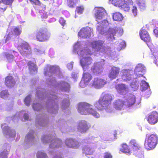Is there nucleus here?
I'll return each mask as SVG.
<instances>
[{
    "mask_svg": "<svg viewBox=\"0 0 158 158\" xmlns=\"http://www.w3.org/2000/svg\"><path fill=\"white\" fill-rule=\"evenodd\" d=\"M78 1L79 0H67L68 5L70 7H73Z\"/></svg>",
    "mask_w": 158,
    "mask_h": 158,
    "instance_id": "de8ad7c7",
    "label": "nucleus"
},
{
    "mask_svg": "<svg viewBox=\"0 0 158 158\" xmlns=\"http://www.w3.org/2000/svg\"><path fill=\"white\" fill-rule=\"evenodd\" d=\"M94 10L95 11V16L96 21L98 22V24L102 22V23L99 24L100 26L98 25L97 27V30L99 33L106 35L110 41H113L115 39V36L116 34H118L119 36L123 34V29L121 27L118 28L115 27H110L106 32H105L110 24L107 20H102L106 16V11L102 7H96L94 9Z\"/></svg>",
    "mask_w": 158,
    "mask_h": 158,
    "instance_id": "f03ea898",
    "label": "nucleus"
},
{
    "mask_svg": "<svg viewBox=\"0 0 158 158\" xmlns=\"http://www.w3.org/2000/svg\"><path fill=\"white\" fill-rule=\"evenodd\" d=\"M145 72V67L142 64H138L136 66L135 70V73L137 77H140L142 76Z\"/></svg>",
    "mask_w": 158,
    "mask_h": 158,
    "instance_id": "cd10ccee",
    "label": "nucleus"
},
{
    "mask_svg": "<svg viewBox=\"0 0 158 158\" xmlns=\"http://www.w3.org/2000/svg\"><path fill=\"white\" fill-rule=\"evenodd\" d=\"M133 71L128 69H123L121 72L122 79L124 81H130L132 79Z\"/></svg>",
    "mask_w": 158,
    "mask_h": 158,
    "instance_id": "a878e982",
    "label": "nucleus"
},
{
    "mask_svg": "<svg viewBox=\"0 0 158 158\" xmlns=\"http://www.w3.org/2000/svg\"><path fill=\"white\" fill-rule=\"evenodd\" d=\"M128 5L129 7V10H131L132 15L135 17L137 15L138 12V10L135 5L132 4V5H129L128 4Z\"/></svg>",
    "mask_w": 158,
    "mask_h": 158,
    "instance_id": "4c0bfd02",
    "label": "nucleus"
},
{
    "mask_svg": "<svg viewBox=\"0 0 158 158\" xmlns=\"http://www.w3.org/2000/svg\"><path fill=\"white\" fill-rule=\"evenodd\" d=\"M34 51L36 52V54L37 55H39L41 54H43L44 53V51H41V50H39L37 49H34Z\"/></svg>",
    "mask_w": 158,
    "mask_h": 158,
    "instance_id": "052dcab7",
    "label": "nucleus"
},
{
    "mask_svg": "<svg viewBox=\"0 0 158 158\" xmlns=\"http://www.w3.org/2000/svg\"><path fill=\"white\" fill-rule=\"evenodd\" d=\"M62 108L63 110H69V102L68 99L66 98L62 102Z\"/></svg>",
    "mask_w": 158,
    "mask_h": 158,
    "instance_id": "79ce46f5",
    "label": "nucleus"
},
{
    "mask_svg": "<svg viewBox=\"0 0 158 158\" xmlns=\"http://www.w3.org/2000/svg\"><path fill=\"white\" fill-rule=\"evenodd\" d=\"M78 72H73L72 76L74 80V81H76L78 77Z\"/></svg>",
    "mask_w": 158,
    "mask_h": 158,
    "instance_id": "6e6d98bb",
    "label": "nucleus"
},
{
    "mask_svg": "<svg viewBox=\"0 0 158 158\" xmlns=\"http://www.w3.org/2000/svg\"><path fill=\"white\" fill-rule=\"evenodd\" d=\"M112 99V97L110 94L103 93L98 102H95L94 105L99 110H105L106 111H111L110 105Z\"/></svg>",
    "mask_w": 158,
    "mask_h": 158,
    "instance_id": "39448f33",
    "label": "nucleus"
},
{
    "mask_svg": "<svg viewBox=\"0 0 158 158\" xmlns=\"http://www.w3.org/2000/svg\"><path fill=\"white\" fill-rule=\"evenodd\" d=\"M77 110L78 112L82 115L90 114L96 118H98L100 116L97 110L94 108L93 106L87 103H79L78 105Z\"/></svg>",
    "mask_w": 158,
    "mask_h": 158,
    "instance_id": "423d86ee",
    "label": "nucleus"
},
{
    "mask_svg": "<svg viewBox=\"0 0 158 158\" xmlns=\"http://www.w3.org/2000/svg\"><path fill=\"white\" fill-rule=\"evenodd\" d=\"M87 122L85 120L80 121L77 126L78 131L81 133L85 132L88 129Z\"/></svg>",
    "mask_w": 158,
    "mask_h": 158,
    "instance_id": "c85d7f7f",
    "label": "nucleus"
},
{
    "mask_svg": "<svg viewBox=\"0 0 158 158\" xmlns=\"http://www.w3.org/2000/svg\"><path fill=\"white\" fill-rule=\"evenodd\" d=\"M107 83L106 80L99 77H95L89 84V86L96 89L103 87Z\"/></svg>",
    "mask_w": 158,
    "mask_h": 158,
    "instance_id": "1a4fd4ad",
    "label": "nucleus"
},
{
    "mask_svg": "<svg viewBox=\"0 0 158 158\" xmlns=\"http://www.w3.org/2000/svg\"><path fill=\"white\" fill-rule=\"evenodd\" d=\"M110 2L114 6L121 8L122 10L125 11H129V7L128 5L127 0H109Z\"/></svg>",
    "mask_w": 158,
    "mask_h": 158,
    "instance_id": "f8f14e48",
    "label": "nucleus"
},
{
    "mask_svg": "<svg viewBox=\"0 0 158 158\" xmlns=\"http://www.w3.org/2000/svg\"><path fill=\"white\" fill-rule=\"evenodd\" d=\"M18 49L21 54L23 56L28 57L31 53L30 47L25 42H23L21 45H19Z\"/></svg>",
    "mask_w": 158,
    "mask_h": 158,
    "instance_id": "ddd939ff",
    "label": "nucleus"
},
{
    "mask_svg": "<svg viewBox=\"0 0 158 158\" xmlns=\"http://www.w3.org/2000/svg\"><path fill=\"white\" fill-rule=\"evenodd\" d=\"M15 80L12 76H9L6 77L5 84L8 87H13L15 85Z\"/></svg>",
    "mask_w": 158,
    "mask_h": 158,
    "instance_id": "473e14b6",
    "label": "nucleus"
},
{
    "mask_svg": "<svg viewBox=\"0 0 158 158\" xmlns=\"http://www.w3.org/2000/svg\"><path fill=\"white\" fill-rule=\"evenodd\" d=\"M3 134L6 135V137L10 141L13 140L16 135L15 131L10 129L5 123L2 124L1 125Z\"/></svg>",
    "mask_w": 158,
    "mask_h": 158,
    "instance_id": "9b49d317",
    "label": "nucleus"
},
{
    "mask_svg": "<svg viewBox=\"0 0 158 158\" xmlns=\"http://www.w3.org/2000/svg\"><path fill=\"white\" fill-rule=\"evenodd\" d=\"M104 158H112V156L110 153L108 152H106L104 153Z\"/></svg>",
    "mask_w": 158,
    "mask_h": 158,
    "instance_id": "13d9d810",
    "label": "nucleus"
},
{
    "mask_svg": "<svg viewBox=\"0 0 158 158\" xmlns=\"http://www.w3.org/2000/svg\"><path fill=\"white\" fill-rule=\"evenodd\" d=\"M154 32L155 35L158 37V27H157L154 30Z\"/></svg>",
    "mask_w": 158,
    "mask_h": 158,
    "instance_id": "e2e57ef3",
    "label": "nucleus"
},
{
    "mask_svg": "<svg viewBox=\"0 0 158 158\" xmlns=\"http://www.w3.org/2000/svg\"><path fill=\"white\" fill-rule=\"evenodd\" d=\"M48 123L47 115L40 114L37 115L36 117L35 125L36 127H45Z\"/></svg>",
    "mask_w": 158,
    "mask_h": 158,
    "instance_id": "dca6fc26",
    "label": "nucleus"
},
{
    "mask_svg": "<svg viewBox=\"0 0 158 158\" xmlns=\"http://www.w3.org/2000/svg\"><path fill=\"white\" fill-rule=\"evenodd\" d=\"M36 141L35 136V131L33 130H30L25 137V143L29 146L33 144Z\"/></svg>",
    "mask_w": 158,
    "mask_h": 158,
    "instance_id": "4be33fe9",
    "label": "nucleus"
},
{
    "mask_svg": "<svg viewBox=\"0 0 158 158\" xmlns=\"http://www.w3.org/2000/svg\"><path fill=\"white\" fill-rule=\"evenodd\" d=\"M124 102L126 107L130 108L135 102L138 104H139L140 103V99L139 98L137 99L134 95L130 94L128 96Z\"/></svg>",
    "mask_w": 158,
    "mask_h": 158,
    "instance_id": "aec40b11",
    "label": "nucleus"
},
{
    "mask_svg": "<svg viewBox=\"0 0 158 158\" xmlns=\"http://www.w3.org/2000/svg\"><path fill=\"white\" fill-rule=\"evenodd\" d=\"M44 74L45 76H48L49 78L47 80V84L52 89L48 93H45V90L40 88L37 89L36 96L39 100L46 101L45 105V109L48 113L56 114L58 110V104L60 100L55 94L54 91L61 90L64 91H68L70 89V85L66 82L63 81L56 83L55 78L52 76L54 74L62 78V75L59 66L56 65H48L45 69Z\"/></svg>",
    "mask_w": 158,
    "mask_h": 158,
    "instance_id": "f257e3e1",
    "label": "nucleus"
},
{
    "mask_svg": "<svg viewBox=\"0 0 158 158\" xmlns=\"http://www.w3.org/2000/svg\"><path fill=\"white\" fill-rule=\"evenodd\" d=\"M32 4H34L38 6L39 13H40L42 18H46L48 15L47 13L45 11L46 6L45 5L41 3L39 0H29Z\"/></svg>",
    "mask_w": 158,
    "mask_h": 158,
    "instance_id": "2eb2a0df",
    "label": "nucleus"
},
{
    "mask_svg": "<svg viewBox=\"0 0 158 158\" xmlns=\"http://www.w3.org/2000/svg\"><path fill=\"white\" fill-rule=\"evenodd\" d=\"M23 112L24 110H22L20 112L17 113L14 117V120H15L16 118L18 119L19 118L22 117L23 114Z\"/></svg>",
    "mask_w": 158,
    "mask_h": 158,
    "instance_id": "603ef678",
    "label": "nucleus"
},
{
    "mask_svg": "<svg viewBox=\"0 0 158 158\" xmlns=\"http://www.w3.org/2000/svg\"><path fill=\"white\" fill-rule=\"evenodd\" d=\"M13 53V54H14V55H15L16 56H17L18 55V53L17 52H15L14 51H12Z\"/></svg>",
    "mask_w": 158,
    "mask_h": 158,
    "instance_id": "69168bd1",
    "label": "nucleus"
},
{
    "mask_svg": "<svg viewBox=\"0 0 158 158\" xmlns=\"http://www.w3.org/2000/svg\"><path fill=\"white\" fill-rule=\"evenodd\" d=\"M93 29L89 27L81 28L78 33V35L81 38H88L91 36Z\"/></svg>",
    "mask_w": 158,
    "mask_h": 158,
    "instance_id": "6ab92c4d",
    "label": "nucleus"
},
{
    "mask_svg": "<svg viewBox=\"0 0 158 158\" xmlns=\"http://www.w3.org/2000/svg\"><path fill=\"white\" fill-rule=\"evenodd\" d=\"M152 57L154 60V63L156 65L158 66V52H154Z\"/></svg>",
    "mask_w": 158,
    "mask_h": 158,
    "instance_id": "8fccbe9b",
    "label": "nucleus"
},
{
    "mask_svg": "<svg viewBox=\"0 0 158 158\" xmlns=\"http://www.w3.org/2000/svg\"><path fill=\"white\" fill-rule=\"evenodd\" d=\"M53 158H62L61 156L60 153V152H55L53 153Z\"/></svg>",
    "mask_w": 158,
    "mask_h": 158,
    "instance_id": "4d7b16f0",
    "label": "nucleus"
},
{
    "mask_svg": "<svg viewBox=\"0 0 158 158\" xmlns=\"http://www.w3.org/2000/svg\"><path fill=\"white\" fill-rule=\"evenodd\" d=\"M137 78L134 79L133 81L131 83V86L134 91L136 90L139 86V82Z\"/></svg>",
    "mask_w": 158,
    "mask_h": 158,
    "instance_id": "ea45409f",
    "label": "nucleus"
},
{
    "mask_svg": "<svg viewBox=\"0 0 158 158\" xmlns=\"http://www.w3.org/2000/svg\"><path fill=\"white\" fill-rule=\"evenodd\" d=\"M13 0H0V9L4 11L6 9V5L11 4Z\"/></svg>",
    "mask_w": 158,
    "mask_h": 158,
    "instance_id": "2f4dec72",
    "label": "nucleus"
},
{
    "mask_svg": "<svg viewBox=\"0 0 158 158\" xmlns=\"http://www.w3.org/2000/svg\"><path fill=\"white\" fill-rule=\"evenodd\" d=\"M120 151L127 154H130L131 153L128 146L126 143L122 145V148L120 149Z\"/></svg>",
    "mask_w": 158,
    "mask_h": 158,
    "instance_id": "a19ab883",
    "label": "nucleus"
},
{
    "mask_svg": "<svg viewBox=\"0 0 158 158\" xmlns=\"http://www.w3.org/2000/svg\"><path fill=\"white\" fill-rule=\"evenodd\" d=\"M114 107L116 109L121 110L123 109L124 106H126L125 102L121 100L118 99L114 102Z\"/></svg>",
    "mask_w": 158,
    "mask_h": 158,
    "instance_id": "7c9ffc66",
    "label": "nucleus"
},
{
    "mask_svg": "<svg viewBox=\"0 0 158 158\" xmlns=\"http://www.w3.org/2000/svg\"><path fill=\"white\" fill-rule=\"evenodd\" d=\"M120 71L118 67L113 66L109 71L108 77L111 80L115 79L118 76Z\"/></svg>",
    "mask_w": 158,
    "mask_h": 158,
    "instance_id": "bb28decb",
    "label": "nucleus"
},
{
    "mask_svg": "<svg viewBox=\"0 0 158 158\" xmlns=\"http://www.w3.org/2000/svg\"><path fill=\"white\" fill-rule=\"evenodd\" d=\"M129 145L134 150V153L139 157L143 156V153L140 151L141 146L136 140L134 139L131 140L129 143Z\"/></svg>",
    "mask_w": 158,
    "mask_h": 158,
    "instance_id": "4468645a",
    "label": "nucleus"
},
{
    "mask_svg": "<svg viewBox=\"0 0 158 158\" xmlns=\"http://www.w3.org/2000/svg\"><path fill=\"white\" fill-rule=\"evenodd\" d=\"M41 141L44 143H48L50 142L49 145L50 148L55 149L60 148L62 144V141L59 139L56 138L54 136L51 135H43L41 138Z\"/></svg>",
    "mask_w": 158,
    "mask_h": 158,
    "instance_id": "0eeeda50",
    "label": "nucleus"
},
{
    "mask_svg": "<svg viewBox=\"0 0 158 158\" xmlns=\"http://www.w3.org/2000/svg\"><path fill=\"white\" fill-rule=\"evenodd\" d=\"M97 148L96 145L93 144L84 146L82 149V152L83 154L87 156L90 155L93 153L95 151V149Z\"/></svg>",
    "mask_w": 158,
    "mask_h": 158,
    "instance_id": "393cba45",
    "label": "nucleus"
},
{
    "mask_svg": "<svg viewBox=\"0 0 158 158\" xmlns=\"http://www.w3.org/2000/svg\"><path fill=\"white\" fill-rule=\"evenodd\" d=\"M10 31V28H8V31Z\"/></svg>",
    "mask_w": 158,
    "mask_h": 158,
    "instance_id": "774afa93",
    "label": "nucleus"
},
{
    "mask_svg": "<svg viewBox=\"0 0 158 158\" xmlns=\"http://www.w3.org/2000/svg\"><path fill=\"white\" fill-rule=\"evenodd\" d=\"M103 44L104 41L102 40L94 41L91 43V45L95 51L98 52L101 55L114 59L117 57L116 52L111 50L109 47L103 46Z\"/></svg>",
    "mask_w": 158,
    "mask_h": 158,
    "instance_id": "20e7f679",
    "label": "nucleus"
},
{
    "mask_svg": "<svg viewBox=\"0 0 158 158\" xmlns=\"http://www.w3.org/2000/svg\"><path fill=\"white\" fill-rule=\"evenodd\" d=\"M73 63L72 62H71L70 63L68 64L67 67L69 69L71 70L72 69L73 67Z\"/></svg>",
    "mask_w": 158,
    "mask_h": 158,
    "instance_id": "680f3d73",
    "label": "nucleus"
},
{
    "mask_svg": "<svg viewBox=\"0 0 158 158\" xmlns=\"http://www.w3.org/2000/svg\"><path fill=\"white\" fill-rule=\"evenodd\" d=\"M50 36V34L47 29L44 28H42L37 30L36 35V38L37 40L41 42L48 40Z\"/></svg>",
    "mask_w": 158,
    "mask_h": 158,
    "instance_id": "9d476101",
    "label": "nucleus"
},
{
    "mask_svg": "<svg viewBox=\"0 0 158 158\" xmlns=\"http://www.w3.org/2000/svg\"><path fill=\"white\" fill-rule=\"evenodd\" d=\"M84 44L83 42L78 41L74 45L73 52L77 53L81 58L80 64L84 71L82 79L88 84L89 86L92 76L90 73L85 72L89 68V65L92 62V59L90 56L92 53L88 48L83 47Z\"/></svg>",
    "mask_w": 158,
    "mask_h": 158,
    "instance_id": "7ed1b4c3",
    "label": "nucleus"
},
{
    "mask_svg": "<svg viewBox=\"0 0 158 158\" xmlns=\"http://www.w3.org/2000/svg\"><path fill=\"white\" fill-rule=\"evenodd\" d=\"M115 88L118 93L122 94L126 93L128 90V86L123 84H117Z\"/></svg>",
    "mask_w": 158,
    "mask_h": 158,
    "instance_id": "c756f323",
    "label": "nucleus"
},
{
    "mask_svg": "<svg viewBox=\"0 0 158 158\" xmlns=\"http://www.w3.org/2000/svg\"><path fill=\"white\" fill-rule=\"evenodd\" d=\"M88 85H89V84L86 83L85 81L82 79L80 83V86L81 88H84Z\"/></svg>",
    "mask_w": 158,
    "mask_h": 158,
    "instance_id": "5fc2aeb1",
    "label": "nucleus"
},
{
    "mask_svg": "<svg viewBox=\"0 0 158 158\" xmlns=\"http://www.w3.org/2000/svg\"><path fill=\"white\" fill-rule=\"evenodd\" d=\"M157 141V135L150 134H147L144 144L145 148L147 150H152L155 148Z\"/></svg>",
    "mask_w": 158,
    "mask_h": 158,
    "instance_id": "6e6552de",
    "label": "nucleus"
},
{
    "mask_svg": "<svg viewBox=\"0 0 158 158\" xmlns=\"http://www.w3.org/2000/svg\"><path fill=\"white\" fill-rule=\"evenodd\" d=\"M24 118L25 120H28L29 119V115L27 113H25L23 115Z\"/></svg>",
    "mask_w": 158,
    "mask_h": 158,
    "instance_id": "0e129e2a",
    "label": "nucleus"
},
{
    "mask_svg": "<svg viewBox=\"0 0 158 158\" xmlns=\"http://www.w3.org/2000/svg\"><path fill=\"white\" fill-rule=\"evenodd\" d=\"M11 52H10L9 53H5V56L8 61L9 62H11L13 61L14 59V57L12 55V54H11Z\"/></svg>",
    "mask_w": 158,
    "mask_h": 158,
    "instance_id": "49530a36",
    "label": "nucleus"
},
{
    "mask_svg": "<svg viewBox=\"0 0 158 158\" xmlns=\"http://www.w3.org/2000/svg\"><path fill=\"white\" fill-rule=\"evenodd\" d=\"M136 2L141 9L145 8L146 5L145 0H136Z\"/></svg>",
    "mask_w": 158,
    "mask_h": 158,
    "instance_id": "c03bdc74",
    "label": "nucleus"
},
{
    "mask_svg": "<svg viewBox=\"0 0 158 158\" xmlns=\"http://www.w3.org/2000/svg\"><path fill=\"white\" fill-rule=\"evenodd\" d=\"M104 64V61L102 60L100 62L95 63L91 68L92 72L96 75L101 74L102 72V66Z\"/></svg>",
    "mask_w": 158,
    "mask_h": 158,
    "instance_id": "f3484780",
    "label": "nucleus"
},
{
    "mask_svg": "<svg viewBox=\"0 0 158 158\" xmlns=\"http://www.w3.org/2000/svg\"><path fill=\"white\" fill-rule=\"evenodd\" d=\"M31 98V96L29 95L27 96L24 100L25 103L27 106H29L30 105Z\"/></svg>",
    "mask_w": 158,
    "mask_h": 158,
    "instance_id": "3c124183",
    "label": "nucleus"
},
{
    "mask_svg": "<svg viewBox=\"0 0 158 158\" xmlns=\"http://www.w3.org/2000/svg\"><path fill=\"white\" fill-rule=\"evenodd\" d=\"M41 102H39L38 101L37 102L36 101H35L34 102L32 105V107L33 109L35 111H39L43 108L41 104H40ZM42 103V102H41Z\"/></svg>",
    "mask_w": 158,
    "mask_h": 158,
    "instance_id": "58836bf2",
    "label": "nucleus"
},
{
    "mask_svg": "<svg viewBox=\"0 0 158 158\" xmlns=\"http://www.w3.org/2000/svg\"><path fill=\"white\" fill-rule=\"evenodd\" d=\"M59 22L62 26H64L65 24V21L63 18H60L59 20Z\"/></svg>",
    "mask_w": 158,
    "mask_h": 158,
    "instance_id": "bf43d9fd",
    "label": "nucleus"
},
{
    "mask_svg": "<svg viewBox=\"0 0 158 158\" xmlns=\"http://www.w3.org/2000/svg\"><path fill=\"white\" fill-rule=\"evenodd\" d=\"M51 20H52V21H56V19L54 18H53Z\"/></svg>",
    "mask_w": 158,
    "mask_h": 158,
    "instance_id": "338daca9",
    "label": "nucleus"
},
{
    "mask_svg": "<svg viewBox=\"0 0 158 158\" xmlns=\"http://www.w3.org/2000/svg\"><path fill=\"white\" fill-rule=\"evenodd\" d=\"M84 10V7L82 6L78 7L76 8V12L79 14H82Z\"/></svg>",
    "mask_w": 158,
    "mask_h": 158,
    "instance_id": "864d4df0",
    "label": "nucleus"
},
{
    "mask_svg": "<svg viewBox=\"0 0 158 158\" xmlns=\"http://www.w3.org/2000/svg\"><path fill=\"white\" fill-rule=\"evenodd\" d=\"M140 86L141 90L142 91L147 90L148 91V95L151 94V91L149 88V85L148 83L146 82L145 80H141Z\"/></svg>",
    "mask_w": 158,
    "mask_h": 158,
    "instance_id": "f704fd0d",
    "label": "nucleus"
},
{
    "mask_svg": "<svg viewBox=\"0 0 158 158\" xmlns=\"http://www.w3.org/2000/svg\"><path fill=\"white\" fill-rule=\"evenodd\" d=\"M3 148V150L0 151V158H7L8 150L10 148L9 145L5 144Z\"/></svg>",
    "mask_w": 158,
    "mask_h": 158,
    "instance_id": "c9c22d12",
    "label": "nucleus"
},
{
    "mask_svg": "<svg viewBox=\"0 0 158 158\" xmlns=\"http://www.w3.org/2000/svg\"><path fill=\"white\" fill-rule=\"evenodd\" d=\"M113 18L114 20L117 21H120L123 19L122 15L119 13H116L113 14Z\"/></svg>",
    "mask_w": 158,
    "mask_h": 158,
    "instance_id": "37998d69",
    "label": "nucleus"
},
{
    "mask_svg": "<svg viewBox=\"0 0 158 158\" xmlns=\"http://www.w3.org/2000/svg\"><path fill=\"white\" fill-rule=\"evenodd\" d=\"M13 30V31H11L9 32L7 36L6 37H5V38H6V42H7L10 40V39L15 37L16 35H20L21 32V27L18 26L14 28Z\"/></svg>",
    "mask_w": 158,
    "mask_h": 158,
    "instance_id": "5701e85b",
    "label": "nucleus"
},
{
    "mask_svg": "<svg viewBox=\"0 0 158 158\" xmlns=\"http://www.w3.org/2000/svg\"><path fill=\"white\" fill-rule=\"evenodd\" d=\"M114 46L118 51H120L122 48H125L126 43L124 41L119 40L114 43Z\"/></svg>",
    "mask_w": 158,
    "mask_h": 158,
    "instance_id": "72a5a7b5",
    "label": "nucleus"
},
{
    "mask_svg": "<svg viewBox=\"0 0 158 158\" xmlns=\"http://www.w3.org/2000/svg\"><path fill=\"white\" fill-rule=\"evenodd\" d=\"M148 123L151 125L156 123L158 120V113L156 111H153L149 113L147 117Z\"/></svg>",
    "mask_w": 158,
    "mask_h": 158,
    "instance_id": "b1692460",
    "label": "nucleus"
},
{
    "mask_svg": "<svg viewBox=\"0 0 158 158\" xmlns=\"http://www.w3.org/2000/svg\"><path fill=\"white\" fill-rule=\"evenodd\" d=\"M0 95L1 98L5 99L7 98L9 94L7 91L5 90L2 91L0 93Z\"/></svg>",
    "mask_w": 158,
    "mask_h": 158,
    "instance_id": "09e8293b",
    "label": "nucleus"
},
{
    "mask_svg": "<svg viewBox=\"0 0 158 158\" xmlns=\"http://www.w3.org/2000/svg\"><path fill=\"white\" fill-rule=\"evenodd\" d=\"M37 158H46L47 155L46 153L42 151H38L36 154Z\"/></svg>",
    "mask_w": 158,
    "mask_h": 158,
    "instance_id": "a18cd8bd",
    "label": "nucleus"
},
{
    "mask_svg": "<svg viewBox=\"0 0 158 158\" xmlns=\"http://www.w3.org/2000/svg\"><path fill=\"white\" fill-rule=\"evenodd\" d=\"M29 70L32 74H35L37 72V68L34 63L29 61L28 63Z\"/></svg>",
    "mask_w": 158,
    "mask_h": 158,
    "instance_id": "e433bc0d",
    "label": "nucleus"
},
{
    "mask_svg": "<svg viewBox=\"0 0 158 158\" xmlns=\"http://www.w3.org/2000/svg\"><path fill=\"white\" fill-rule=\"evenodd\" d=\"M66 145L68 148L77 149L81 145V143L77 140L73 138H67L65 141Z\"/></svg>",
    "mask_w": 158,
    "mask_h": 158,
    "instance_id": "412c9836",
    "label": "nucleus"
},
{
    "mask_svg": "<svg viewBox=\"0 0 158 158\" xmlns=\"http://www.w3.org/2000/svg\"><path fill=\"white\" fill-rule=\"evenodd\" d=\"M140 37L142 40L144 41L148 46L150 48L152 44L151 43V40L148 32L142 28L139 33Z\"/></svg>",
    "mask_w": 158,
    "mask_h": 158,
    "instance_id": "a211bd4d",
    "label": "nucleus"
}]
</instances>
